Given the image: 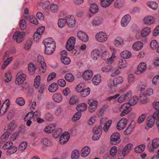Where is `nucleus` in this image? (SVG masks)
<instances>
[{
	"label": "nucleus",
	"mask_w": 159,
	"mask_h": 159,
	"mask_svg": "<svg viewBox=\"0 0 159 159\" xmlns=\"http://www.w3.org/2000/svg\"><path fill=\"white\" fill-rule=\"evenodd\" d=\"M114 43L118 46H122L125 44V42L123 38L121 36H117L114 40Z\"/></svg>",
	"instance_id": "obj_31"
},
{
	"label": "nucleus",
	"mask_w": 159,
	"mask_h": 159,
	"mask_svg": "<svg viewBox=\"0 0 159 159\" xmlns=\"http://www.w3.org/2000/svg\"><path fill=\"white\" fill-rule=\"evenodd\" d=\"M110 139L111 143L113 145L119 143L120 141V134L117 132L113 133Z\"/></svg>",
	"instance_id": "obj_14"
},
{
	"label": "nucleus",
	"mask_w": 159,
	"mask_h": 159,
	"mask_svg": "<svg viewBox=\"0 0 159 159\" xmlns=\"http://www.w3.org/2000/svg\"><path fill=\"white\" fill-rule=\"evenodd\" d=\"M153 89L150 88H148L143 94H140L139 97L141 102L142 104H145L148 101L147 96H150L153 93Z\"/></svg>",
	"instance_id": "obj_5"
},
{
	"label": "nucleus",
	"mask_w": 159,
	"mask_h": 159,
	"mask_svg": "<svg viewBox=\"0 0 159 159\" xmlns=\"http://www.w3.org/2000/svg\"><path fill=\"white\" fill-rule=\"evenodd\" d=\"M145 144H140L136 146L134 148V151L137 153H140L143 152L145 149Z\"/></svg>",
	"instance_id": "obj_34"
},
{
	"label": "nucleus",
	"mask_w": 159,
	"mask_h": 159,
	"mask_svg": "<svg viewBox=\"0 0 159 159\" xmlns=\"http://www.w3.org/2000/svg\"><path fill=\"white\" fill-rule=\"evenodd\" d=\"M41 115V112L39 110H37L35 111H31L29 112L25 116L24 118L25 121L26 122V125L27 126H30L32 123L31 119L35 121L37 118L39 117Z\"/></svg>",
	"instance_id": "obj_2"
},
{
	"label": "nucleus",
	"mask_w": 159,
	"mask_h": 159,
	"mask_svg": "<svg viewBox=\"0 0 159 159\" xmlns=\"http://www.w3.org/2000/svg\"><path fill=\"white\" fill-rule=\"evenodd\" d=\"M65 19L63 18H60L58 21L57 25L58 27L60 28H63L66 25Z\"/></svg>",
	"instance_id": "obj_59"
},
{
	"label": "nucleus",
	"mask_w": 159,
	"mask_h": 159,
	"mask_svg": "<svg viewBox=\"0 0 159 159\" xmlns=\"http://www.w3.org/2000/svg\"><path fill=\"white\" fill-rule=\"evenodd\" d=\"M84 87V84L83 83H80L76 86L75 88V91L80 94Z\"/></svg>",
	"instance_id": "obj_55"
},
{
	"label": "nucleus",
	"mask_w": 159,
	"mask_h": 159,
	"mask_svg": "<svg viewBox=\"0 0 159 159\" xmlns=\"http://www.w3.org/2000/svg\"><path fill=\"white\" fill-rule=\"evenodd\" d=\"M88 104L89 105L88 110L90 113L94 112L97 109L98 105V102L97 100L93 99H90L88 101Z\"/></svg>",
	"instance_id": "obj_9"
},
{
	"label": "nucleus",
	"mask_w": 159,
	"mask_h": 159,
	"mask_svg": "<svg viewBox=\"0 0 159 159\" xmlns=\"http://www.w3.org/2000/svg\"><path fill=\"white\" fill-rule=\"evenodd\" d=\"M89 10L92 13H96L98 11L99 8L96 4H93L91 5Z\"/></svg>",
	"instance_id": "obj_53"
},
{
	"label": "nucleus",
	"mask_w": 159,
	"mask_h": 159,
	"mask_svg": "<svg viewBox=\"0 0 159 159\" xmlns=\"http://www.w3.org/2000/svg\"><path fill=\"white\" fill-rule=\"evenodd\" d=\"M134 128L133 125L130 124L126 129L124 131V134L126 135L130 134L132 132Z\"/></svg>",
	"instance_id": "obj_44"
},
{
	"label": "nucleus",
	"mask_w": 159,
	"mask_h": 159,
	"mask_svg": "<svg viewBox=\"0 0 159 159\" xmlns=\"http://www.w3.org/2000/svg\"><path fill=\"white\" fill-rule=\"evenodd\" d=\"M131 20V17L129 14L125 15L122 18L120 25L122 27H125L129 23Z\"/></svg>",
	"instance_id": "obj_17"
},
{
	"label": "nucleus",
	"mask_w": 159,
	"mask_h": 159,
	"mask_svg": "<svg viewBox=\"0 0 159 159\" xmlns=\"http://www.w3.org/2000/svg\"><path fill=\"white\" fill-rule=\"evenodd\" d=\"M10 133L8 132H5L1 136V139L3 142H5L9 138Z\"/></svg>",
	"instance_id": "obj_63"
},
{
	"label": "nucleus",
	"mask_w": 159,
	"mask_h": 159,
	"mask_svg": "<svg viewBox=\"0 0 159 159\" xmlns=\"http://www.w3.org/2000/svg\"><path fill=\"white\" fill-rule=\"evenodd\" d=\"M2 149L4 150H7V152L9 154L14 153L18 150L17 147L13 146V143L10 141L7 142L3 145Z\"/></svg>",
	"instance_id": "obj_3"
},
{
	"label": "nucleus",
	"mask_w": 159,
	"mask_h": 159,
	"mask_svg": "<svg viewBox=\"0 0 159 159\" xmlns=\"http://www.w3.org/2000/svg\"><path fill=\"white\" fill-rule=\"evenodd\" d=\"M78 102L77 97L75 96H72L70 98L69 101V104L73 105L76 103Z\"/></svg>",
	"instance_id": "obj_56"
},
{
	"label": "nucleus",
	"mask_w": 159,
	"mask_h": 159,
	"mask_svg": "<svg viewBox=\"0 0 159 159\" xmlns=\"http://www.w3.org/2000/svg\"><path fill=\"white\" fill-rule=\"evenodd\" d=\"M61 60L62 62L64 65H68L71 61L69 58L66 56H63L61 57Z\"/></svg>",
	"instance_id": "obj_60"
},
{
	"label": "nucleus",
	"mask_w": 159,
	"mask_h": 159,
	"mask_svg": "<svg viewBox=\"0 0 159 159\" xmlns=\"http://www.w3.org/2000/svg\"><path fill=\"white\" fill-rule=\"evenodd\" d=\"M80 152L77 150H75L72 151L71 157V159H79L80 157Z\"/></svg>",
	"instance_id": "obj_49"
},
{
	"label": "nucleus",
	"mask_w": 159,
	"mask_h": 159,
	"mask_svg": "<svg viewBox=\"0 0 159 159\" xmlns=\"http://www.w3.org/2000/svg\"><path fill=\"white\" fill-rule=\"evenodd\" d=\"M65 20L69 27L72 28L75 25L76 19L73 16H67L66 17Z\"/></svg>",
	"instance_id": "obj_13"
},
{
	"label": "nucleus",
	"mask_w": 159,
	"mask_h": 159,
	"mask_svg": "<svg viewBox=\"0 0 159 159\" xmlns=\"http://www.w3.org/2000/svg\"><path fill=\"white\" fill-rule=\"evenodd\" d=\"M65 78L67 81L69 82H73L75 80L74 75L71 73H68L66 74Z\"/></svg>",
	"instance_id": "obj_45"
},
{
	"label": "nucleus",
	"mask_w": 159,
	"mask_h": 159,
	"mask_svg": "<svg viewBox=\"0 0 159 159\" xmlns=\"http://www.w3.org/2000/svg\"><path fill=\"white\" fill-rule=\"evenodd\" d=\"M102 133V130L101 128L99 127L97 128L94 130V133L92 137V139L94 140H98L100 138Z\"/></svg>",
	"instance_id": "obj_25"
},
{
	"label": "nucleus",
	"mask_w": 159,
	"mask_h": 159,
	"mask_svg": "<svg viewBox=\"0 0 159 159\" xmlns=\"http://www.w3.org/2000/svg\"><path fill=\"white\" fill-rule=\"evenodd\" d=\"M143 22L146 25H150L154 23L155 19L152 16H147L144 18Z\"/></svg>",
	"instance_id": "obj_24"
},
{
	"label": "nucleus",
	"mask_w": 159,
	"mask_h": 159,
	"mask_svg": "<svg viewBox=\"0 0 159 159\" xmlns=\"http://www.w3.org/2000/svg\"><path fill=\"white\" fill-rule=\"evenodd\" d=\"M77 37L79 39L84 42H86L89 40L87 35L84 31L80 30L77 34Z\"/></svg>",
	"instance_id": "obj_19"
},
{
	"label": "nucleus",
	"mask_w": 159,
	"mask_h": 159,
	"mask_svg": "<svg viewBox=\"0 0 159 159\" xmlns=\"http://www.w3.org/2000/svg\"><path fill=\"white\" fill-rule=\"evenodd\" d=\"M52 99L55 102L57 103H60L62 101L63 97L61 94L60 93H56L54 94L52 96Z\"/></svg>",
	"instance_id": "obj_30"
},
{
	"label": "nucleus",
	"mask_w": 159,
	"mask_h": 159,
	"mask_svg": "<svg viewBox=\"0 0 159 159\" xmlns=\"http://www.w3.org/2000/svg\"><path fill=\"white\" fill-rule=\"evenodd\" d=\"M155 119L152 116H149L147 119L146 122V125L148 128H152L155 124Z\"/></svg>",
	"instance_id": "obj_27"
},
{
	"label": "nucleus",
	"mask_w": 159,
	"mask_h": 159,
	"mask_svg": "<svg viewBox=\"0 0 159 159\" xmlns=\"http://www.w3.org/2000/svg\"><path fill=\"white\" fill-rule=\"evenodd\" d=\"M120 57L124 59H128L132 56L131 52L127 50H124L121 52L120 53Z\"/></svg>",
	"instance_id": "obj_29"
},
{
	"label": "nucleus",
	"mask_w": 159,
	"mask_h": 159,
	"mask_svg": "<svg viewBox=\"0 0 159 159\" xmlns=\"http://www.w3.org/2000/svg\"><path fill=\"white\" fill-rule=\"evenodd\" d=\"M114 85L113 80H110L107 82V86L109 87V89L111 92H113L116 91V89Z\"/></svg>",
	"instance_id": "obj_46"
},
{
	"label": "nucleus",
	"mask_w": 159,
	"mask_h": 159,
	"mask_svg": "<svg viewBox=\"0 0 159 159\" xmlns=\"http://www.w3.org/2000/svg\"><path fill=\"white\" fill-rule=\"evenodd\" d=\"M100 54L99 50L97 49H93L91 52V57L94 60H97Z\"/></svg>",
	"instance_id": "obj_35"
},
{
	"label": "nucleus",
	"mask_w": 159,
	"mask_h": 159,
	"mask_svg": "<svg viewBox=\"0 0 159 159\" xmlns=\"http://www.w3.org/2000/svg\"><path fill=\"white\" fill-rule=\"evenodd\" d=\"M87 105L84 103L79 104L76 107V109L78 111H86L87 108Z\"/></svg>",
	"instance_id": "obj_38"
},
{
	"label": "nucleus",
	"mask_w": 159,
	"mask_h": 159,
	"mask_svg": "<svg viewBox=\"0 0 159 159\" xmlns=\"http://www.w3.org/2000/svg\"><path fill=\"white\" fill-rule=\"evenodd\" d=\"M102 19L100 17L94 19L93 21L92 25L93 26H97L100 25L102 22Z\"/></svg>",
	"instance_id": "obj_42"
},
{
	"label": "nucleus",
	"mask_w": 159,
	"mask_h": 159,
	"mask_svg": "<svg viewBox=\"0 0 159 159\" xmlns=\"http://www.w3.org/2000/svg\"><path fill=\"white\" fill-rule=\"evenodd\" d=\"M147 67V65L145 62H141L139 63L137 66V71L140 73L144 72Z\"/></svg>",
	"instance_id": "obj_36"
},
{
	"label": "nucleus",
	"mask_w": 159,
	"mask_h": 159,
	"mask_svg": "<svg viewBox=\"0 0 159 159\" xmlns=\"http://www.w3.org/2000/svg\"><path fill=\"white\" fill-rule=\"evenodd\" d=\"M120 108L123 110L120 114L121 117L128 114L130 111V108L128 104H124L121 106Z\"/></svg>",
	"instance_id": "obj_22"
},
{
	"label": "nucleus",
	"mask_w": 159,
	"mask_h": 159,
	"mask_svg": "<svg viewBox=\"0 0 159 159\" xmlns=\"http://www.w3.org/2000/svg\"><path fill=\"white\" fill-rule=\"evenodd\" d=\"M114 0H100V5L104 8L109 7L112 3Z\"/></svg>",
	"instance_id": "obj_32"
},
{
	"label": "nucleus",
	"mask_w": 159,
	"mask_h": 159,
	"mask_svg": "<svg viewBox=\"0 0 159 159\" xmlns=\"http://www.w3.org/2000/svg\"><path fill=\"white\" fill-rule=\"evenodd\" d=\"M56 125V124L55 123L50 124L45 127L44 129V131L48 134L51 133L55 129Z\"/></svg>",
	"instance_id": "obj_26"
},
{
	"label": "nucleus",
	"mask_w": 159,
	"mask_h": 159,
	"mask_svg": "<svg viewBox=\"0 0 159 159\" xmlns=\"http://www.w3.org/2000/svg\"><path fill=\"white\" fill-rule=\"evenodd\" d=\"M59 9L58 6L55 4H52L50 6V10L52 13H57Z\"/></svg>",
	"instance_id": "obj_54"
},
{
	"label": "nucleus",
	"mask_w": 159,
	"mask_h": 159,
	"mask_svg": "<svg viewBox=\"0 0 159 159\" xmlns=\"http://www.w3.org/2000/svg\"><path fill=\"white\" fill-rule=\"evenodd\" d=\"M126 102L129 101L131 98L132 95V92L131 90H129L127 93L124 94Z\"/></svg>",
	"instance_id": "obj_61"
},
{
	"label": "nucleus",
	"mask_w": 159,
	"mask_h": 159,
	"mask_svg": "<svg viewBox=\"0 0 159 159\" xmlns=\"http://www.w3.org/2000/svg\"><path fill=\"white\" fill-rule=\"evenodd\" d=\"M41 77L40 75H38L34 80V85L35 88H37L39 85L42 84L41 83Z\"/></svg>",
	"instance_id": "obj_52"
},
{
	"label": "nucleus",
	"mask_w": 159,
	"mask_h": 159,
	"mask_svg": "<svg viewBox=\"0 0 159 159\" xmlns=\"http://www.w3.org/2000/svg\"><path fill=\"white\" fill-rule=\"evenodd\" d=\"M143 47V43L139 41L134 42L132 45V48L134 51H139L141 50Z\"/></svg>",
	"instance_id": "obj_21"
},
{
	"label": "nucleus",
	"mask_w": 159,
	"mask_h": 159,
	"mask_svg": "<svg viewBox=\"0 0 159 159\" xmlns=\"http://www.w3.org/2000/svg\"><path fill=\"white\" fill-rule=\"evenodd\" d=\"M151 33V30L149 27L145 26L142 28L140 31V34H137L135 35L136 39H139L141 37L145 38L148 37Z\"/></svg>",
	"instance_id": "obj_4"
},
{
	"label": "nucleus",
	"mask_w": 159,
	"mask_h": 159,
	"mask_svg": "<svg viewBox=\"0 0 159 159\" xmlns=\"http://www.w3.org/2000/svg\"><path fill=\"white\" fill-rule=\"evenodd\" d=\"M128 120L125 118H122L117 123L116 127L119 130H123L125 127Z\"/></svg>",
	"instance_id": "obj_16"
},
{
	"label": "nucleus",
	"mask_w": 159,
	"mask_h": 159,
	"mask_svg": "<svg viewBox=\"0 0 159 159\" xmlns=\"http://www.w3.org/2000/svg\"><path fill=\"white\" fill-rule=\"evenodd\" d=\"M159 147V138H157L153 139L151 143H149L147 145L148 151L150 152H153L155 150Z\"/></svg>",
	"instance_id": "obj_6"
},
{
	"label": "nucleus",
	"mask_w": 159,
	"mask_h": 159,
	"mask_svg": "<svg viewBox=\"0 0 159 159\" xmlns=\"http://www.w3.org/2000/svg\"><path fill=\"white\" fill-rule=\"evenodd\" d=\"M93 75V71L90 70H86L83 73L82 77L85 80H90Z\"/></svg>",
	"instance_id": "obj_23"
},
{
	"label": "nucleus",
	"mask_w": 159,
	"mask_h": 159,
	"mask_svg": "<svg viewBox=\"0 0 159 159\" xmlns=\"http://www.w3.org/2000/svg\"><path fill=\"white\" fill-rule=\"evenodd\" d=\"M133 145L131 143H129L126 144L122 150L120 151V156L123 158L129 154L132 150Z\"/></svg>",
	"instance_id": "obj_10"
},
{
	"label": "nucleus",
	"mask_w": 159,
	"mask_h": 159,
	"mask_svg": "<svg viewBox=\"0 0 159 159\" xmlns=\"http://www.w3.org/2000/svg\"><path fill=\"white\" fill-rule=\"evenodd\" d=\"M27 76L22 70H20L17 73L16 80L15 81L16 84L19 85L23 83L25 80Z\"/></svg>",
	"instance_id": "obj_8"
},
{
	"label": "nucleus",
	"mask_w": 159,
	"mask_h": 159,
	"mask_svg": "<svg viewBox=\"0 0 159 159\" xmlns=\"http://www.w3.org/2000/svg\"><path fill=\"white\" fill-rule=\"evenodd\" d=\"M92 81L94 85H98L101 81V77L100 75L99 74L95 75L93 77Z\"/></svg>",
	"instance_id": "obj_33"
},
{
	"label": "nucleus",
	"mask_w": 159,
	"mask_h": 159,
	"mask_svg": "<svg viewBox=\"0 0 159 159\" xmlns=\"http://www.w3.org/2000/svg\"><path fill=\"white\" fill-rule=\"evenodd\" d=\"M91 149L88 146L84 147L81 151V156L83 157H86L88 156L90 152Z\"/></svg>",
	"instance_id": "obj_28"
},
{
	"label": "nucleus",
	"mask_w": 159,
	"mask_h": 159,
	"mask_svg": "<svg viewBox=\"0 0 159 159\" xmlns=\"http://www.w3.org/2000/svg\"><path fill=\"white\" fill-rule=\"evenodd\" d=\"M95 39L98 42L101 43L106 42L108 39V36L107 33L103 31H100L95 35Z\"/></svg>",
	"instance_id": "obj_7"
},
{
	"label": "nucleus",
	"mask_w": 159,
	"mask_h": 159,
	"mask_svg": "<svg viewBox=\"0 0 159 159\" xmlns=\"http://www.w3.org/2000/svg\"><path fill=\"white\" fill-rule=\"evenodd\" d=\"M112 123L111 120H109L106 122L103 127V129L105 132H107L108 131Z\"/></svg>",
	"instance_id": "obj_57"
},
{
	"label": "nucleus",
	"mask_w": 159,
	"mask_h": 159,
	"mask_svg": "<svg viewBox=\"0 0 159 159\" xmlns=\"http://www.w3.org/2000/svg\"><path fill=\"white\" fill-rule=\"evenodd\" d=\"M111 55H110V53L108 51L105 50L103 51L102 53V57L103 60L105 61L106 63L109 64H111L114 61V59L116 57L117 50L113 47L110 48Z\"/></svg>",
	"instance_id": "obj_1"
},
{
	"label": "nucleus",
	"mask_w": 159,
	"mask_h": 159,
	"mask_svg": "<svg viewBox=\"0 0 159 159\" xmlns=\"http://www.w3.org/2000/svg\"><path fill=\"white\" fill-rule=\"evenodd\" d=\"M76 48L77 49V54H79L81 52L84 51L86 49L87 46L85 44H83L81 45L77 46Z\"/></svg>",
	"instance_id": "obj_51"
},
{
	"label": "nucleus",
	"mask_w": 159,
	"mask_h": 159,
	"mask_svg": "<svg viewBox=\"0 0 159 159\" xmlns=\"http://www.w3.org/2000/svg\"><path fill=\"white\" fill-rule=\"evenodd\" d=\"M47 71V65L45 62L43 64H40V66L39 67L38 69V71L39 74H43L45 73Z\"/></svg>",
	"instance_id": "obj_43"
},
{
	"label": "nucleus",
	"mask_w": 159,
	"mask_h": 159,
	"mask_svg": "<svg viewBox=\"0 0 159 159\" xmlns=\"http://www.w3.org/2000/svg\"><path fill=\"white\" fill-rule=\"evenodd\" d=\"M58 89V86L55 83H53L51 84L48 87L49 91L51 92H54Z\"/></svg>",
	"instance_id": "obj_50"
},
{
	"label": "nucleus",
	"mask_w": 159,
	"mask_h": 159,
	"mask_svg": "<svg viewBox=\"0 0 159 159\" xmlns=\"http://www.w3.org/2000/svg\"><path fill=\"white\" fill-rule=\"evenodd\" d=\"M45 47H56V43L53 39L52 38H48L44 41Z\"/></svg>",
	"instance_id": "obj_20"
},
{
	"label": "nucleus",
	"mask_w": 159,
	"mask_h": 159,
	"mask_svg": "<svg viewBox=\"0 0 159 159\" xmlns=\"http://www.w3.org/2000/svg\"><path fill=\"white\" fill-rule=\"evenodd\" d=\"M28 70L29 73L33 75L36 71V67L33 63L30 62L28 65Z\"/></svg>",
	"instance_id": "obj_39"
},
{
	"label": "nucleus",
	"mask_w": 159,
	"mask_h": 159,
	"mask_svg": "<svg viewBox=\"0 0 159 159\" xmlns=\"http://www.w3.org/2000/svg\"><path fill=\"white\" fill-rule=\"evenodd\" d=\"M118 65L119 68L124 69L128 66V64L126 60L120 59L118 61Z\"/></svg>",
	"instance_id": "obj_37"
},
{
	"label": "nucleus",
	"mask_w": 159,
	"mask_h": 159,
	"mask_svg": "<svg viewBox=\"0 0 159 159\" xmlns=\"http://www.w3.org/2000/svg\"><path fill=\"white\" fill-rule=\"evenodd\" d=\"M152 83L154 86L159 84V75H156L153 77L152 80Z\"/></svg>",
	"instance_id": "obj_62"
},
{
	"label": "nucleus",
	"mask_w": 159,
	"mask_h": 159,
	"mask_svg": "<svg viewBox=\"0 0 159 159\" xmlns=\"http://www.w3.org/2000/svg\"><path fill=\"white\" fill-rule=\"evenodd\" d=\"M44 53L45 54L50 55L53 54L55 50L56 47H45Z\"/></svg>",
	"instance_id": "obj_41"
},
{
	"label": "nucleus",
	"mask_w": 159,
	"mask_h": 159,
	"mask_svg": "<svg viewBox=\"0 0 159 159\" xmlns=\"http://www.w3.org/2000/svg\"><path fill=\"white\" fill-rule=\"evenodd\" d=\"M137 97H134L130 99V100L129 101V102L125 103V104H128L129 107L133 106L137 103Z\"/></svg>",
	"instance_id": "obj_58"
},
{
	"label": "nucleus",
	"mask_w": 159,
	"mask_h": 159,
	"mask_svg": "<svg viewBox=\"0 0 159 159\" xmlns=\"http://www.w3.org/2000/svg\"><path fill=\"white\" fill-rule=\"evenodd\" d=\"M69 138V133L67 132H65L61 136L59 139L60 143L61 144H65L67 142Z\"/></svg>",
	"instance_id": "obj_18"
},
{
	"label": "nucleus",
	"mask_w": 159,
	"mask_h": 159,
	"mask_svg": "<svg viewBox=\"0 0 159 159\" xmlns=\"http://www.w3.org/2000/svg\"><path fill=\"white\" fill-rule=\"evenodd\" d=\"M90 91L91 89L87 87L84 88L80 95L82 97H86L89 94Z\"/></svg>",
	"instance_id": "obj_40"
},
{
	"label": "nucleus",
	"mask_w": 159,
	"mask_h": 159,
	"mask_svg": "<svg viewBox=\"0 0 159 159\" xmlns=\"http://www.w3.org/2000/svg\"><path fill=\"white\" fill-rule=\"evenodd\" d=\"M118 152V149L117 147L116 146L112 147L110 151V155L113 157L115 156Z\"/></svg>",
	"instance_id": "obj_64"
},
{
	"label": "nucleus",
	"mask_w": 159,
	"mask_h": 159,
	"mask_svg": "<svg viewBox=\"0 0 159 159\" xmlns=\"http://www.w3.org/2000/svg\"><path fill=\"white\" fill-rule=\"evenodd\" d=\"M135 80L134 76L133 74H129L128 76V85H132Z\"/></svg>",
	"instance_id": "obj_48"
},
{
	"label": "nucleus",
	"mask_w": 159,
	"mask_h": 159,
	"mask_svg": "<svg viewBox=\"0 0 159 159\" xmlns=\"http://www.w3.org/2000/svg\"><path fill=\"white\" fill-rule=\"evenodd\" d=\"M25 36V33L24 32L17 31L14 34L13 38L17 43H20L23 41Z\"/></svg>",
	"instance_id": "obj_11"
},
{
	"label": "nucleus",
	"mask_w": 159,
	"mask_h": 159,
	"mask_svg": "<svg viewBox=\"0 0 159 159\" xmlns=\"http://www.w3.org/2000/svg\"><path fill=\"white\" fill-rule=\"evenodd\" d=\"M76 43V39L74 37L69 38L66 45V48L68 51H72L74 48Z\"/></svg>",
	"instance_id": "obj_12"
},
{
	"label": "nucleus",
	"mask_w": 159,
	"mask_h": 159,
	"mask_svg": "<svg viewBox=\"0 0 159 159\" xmlns=\"http://www.w3.org/2000/svg\"><path fill=\"white\" fill-rule=\"evenodd\" d=\"M10 105L9 100L7 99L2 105L0 109V115L2 116L7 111Z\"/></svg>",
	"instance_id": "obj_15"
},
{
	"label": "nucleus",
	"mask_w": 159,
	"mask_h": 159,
	"mask_svg": "<svg viewBox=\"0 0 159 159\" xmlns=\"http://www.w3.org/2000/svg\"><path fill=\"white\" fill-rule=\"evenodd\" d=\"M123 80V79L122 77L120 76H118L114 79L113 83L114 85H116L122 83Z\"/></svg>",
	"instance_id": "obj_47"
}]
</instances>
